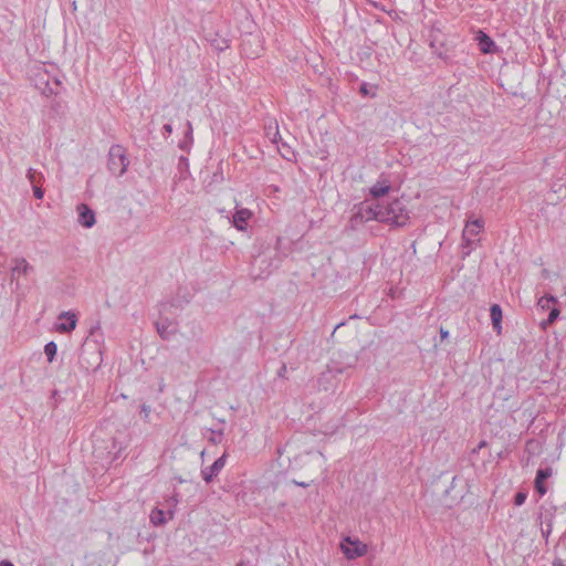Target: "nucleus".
Instances as JSON below:
<instances>
[{"label":"nucleus","mask_w":566,"mask_h":566,"mask_svg":"<svg viewBox=\"0 0 566 566\" xmlns=\"http://www.w3.org/2000/svg\"><path fill=\"white\" fill-rule=\"evenodd\" d=\"M104 333L97 324L90 329V334L82 344L78 361L86 371L97 370L103 363Z\"/></svg>","instance_id":"obj_1"},{"label":"nucleus","mask_w":566,"mask_h":566,"mask_svg":"<svg viewBox=\"0 0 566 566\" xmlns=\"http://www.w3.org/2000/svg\"><path fill=\"white\" fill-rule=\"evenodd\" d=\"M409 211L401 200L395 199L387 205L380 203V222L403 227L409 221Z\"/></svg>","instance_id":"obj_2"},{"label":"nucleus","mask_w":566,"mask_h":566,"mask_svg":"<svg viewBox=\"0 0 566 566\" xmlns=\"http://www.w3.org/2000/svg\"><path fill=\"white\" fill-rule=\"evenodd\" d=\"M128 165L126 149L118 144L111 146L107 155V167L111 174L120 177L126 172Z\"/></svg>","instance_id":"obj_3"},{"label":"nucleus","mask_w":566,"mask_h":566,"mask_svg":"<svg viewBox=\"0 0 566 566\" xmlns=\"http://www.w3.org/2000/svg\"><path fill=\"white\" fill-rule=\"evenodd\" d=\"M355 208L356 211L350 218L353 226L361 224L370 220L380 222V202L369 203L368 201H364Z\"/></svg>","instance_id":"obj_4"},{"label":"nucleus","mask_w":566,"mask_h":566,"mask_svg":"<svg viewBox=\"0 0 566 566\" xmlns=\"http://www.w3.org/2000/svg\"><path fill=\"white\" fill-rule=\"evenodd\" d=\"M340 548L346 558L355 559L364 556L367 553V545L359 539H352L349 536L345 537L340 543Z\"/></svg>","instance_id":"obj_5"},{"label":"nucleus","mask_w":566,"mask_h":566,"mask_svg":"<svg viewBox=\"0 0 566 566\" xmlns=\"http://www.w3.org/2000/svg\"><path fill=\"white\" fill-rule=\"evenodd\" d=\"M39 80L43 82V86L35 84V87L41 91V93L45 96L57 95L59 87L61 86V81L56 77L53 78V83H50V75L48 72H39Z\"/></svg>","instance_id":"obj_6"},{"label":"nucleus","mask_w":566,"mask_h":566,"mask_svg":"<svg viewBox=\"0 0 566 566\" xmlns=\"http://www.w3.org/2000/svg\"><path fill=\"white\" fill-rule=\"evenodd\" d=\"M227 453H223L220 458H218L211 465L206 467L201 470L202 479L210 483L213 479L221 472L227 462Z\"/></svg>","instance_id":"obj_7"},{"label":"nucleus","mask_w":566,"mask_h":566,"mask_svg":"<svg viewBox=\"0 0 566 566\" xmlns=\"http://www.w3.org/2000/svg\"><path fill=\"white\" fill-rule=\"evenodd\" d=\"M465 483L459 476H453L450 486L444 491L446 496L454 502H459L464 497Z\"/></svg>","instance_id":"obj_8"},{"label":"nucleus","mask_w":566,"mask_h":566,"mask_svg":"<svg viewBox=\"0 0 566 566\" xmlns=\"http://www.w3.org/2000/svg\"><path fill=\"white\" fill-rule=\"evenodd\" d=\"M78 223L84 228H92L95 222V212L86 205L80 203L77 206Z\"/></svg>","instance_id":"obj_9"},{"label":"nucleus","mask_w":566,"mask_h":566,"mask_svg":"<svg viewBox=\"0 0 566 566\" xmlns=\"http://www.w3.org/2000/svg\"><path fill=\"white\" fill-rule=\"evenodd\" d=\"M552 473H553V470L551 467L541 468L536 472L534 486H535L536 492H538V494L541 496L545 495L547 492L545 481L552 476Z\"/></svg>","instance_id":"obj_10"},{"label":"nucleus","mask_w":566,"mask_h":566,"mask_svg":"<svg viewBox=\"0 0 566 566\" xmlns=\"http://www.w3.org/2000/svg\"><path fill=\"white\" fill-rule=\"evenodd\" d=\"M156 329L159 336L167 340L177 333V323L163 318L156 323Z\"/></svg>","instance_id":"obj_11"},{"label":"nucleus","mask_w":566,"mask_h":566,"mask_svg":"<svg viewBox=\"0 0 566 566\" xmlns=\"http://www.w3.org/2000/svg\"><path fill=\"white\" fill-rule=\"evenodd\" d=\"M66 318V323H60L56 325V331L60 333H71L75 329L77 323V316L73 312H62L59 315V319Z\"/></svg>","instance_id":"obj_12"},{"label":"nucleus","mask_w":566,"mask_h":566,"mask_svg":"<svg viewBox=\"0 0 566 566\" xmlns=\"http://www.w3.org/2000/svg\"><path fill=\"white\" fill-rule=\"evenodd\" d=\"M252 212L247 208H241L235 211L232 217V224L239 230L244 231L248 227L249 220L252 218Z\"/></svg>","instance_id":"obj_13"},{"label":"nucleus","mask_w":566,"mask_h":566,"mask_svg":"<svg viewBox=\"0 0 566 566\" xmlns=\"http://www.w3.org/2000/svg\"><path fill=\"white\" fill-rule=\"evenodd\" d=\"M13 266L11 269V279L18 275H28L33 272L34 268L24 258H14L12 260Z\"/></svg>","instance_id":"obj_14"},{"label":"nucleus","mask_w":566,"mask_h":566,"mask_svg":"<svg viewBox=\"0 0 566 566\" xmlns=\"http://www.w3.org/2000/svg\"><path fill=\"white\" fill-rule=\"evenodd\" d=\"M476 40L479 49L482 53L490 54L497 51L495 42L483 31H479Z\"/></svg>","instance_id":"obj_15"},{"label":"nucleus","mask_w":566,"mask_h":566,"mask_svg":"<svg viewBox=\"0 0 566 566\" xmlns=\"http://www.w3.org/2000/svg\"><path fill=\"white\" fill-rule=\"evenodd\" d=\"M482 227H483V221L480 219H476V220L465 224V228L462 233V238L467 242L468 245L473 242L472 238H474L479 234Z\"/></svg>","instance_id":"obj_16"},{"label":"nucleus","mask_w":566,"mask_h":566,"mask_svg":"<svg viewBox=\"0 0 566 566\" xmlns=\"http://www.w3.org/2000/svg\"><path fill=\"white\" fill-rule=\"evenodd\" d=\"M490 316L492 321L493 329L496 332L497 335L502 332V308L499 304H492L490 307Z\"/></svg>","instance_id":"obj_17"},{"label":"nucleus","mask_w":566,"mask_h":566,"mask_svg":"<svg viewBox=\"0 0 566 566\" xmlns=\"http://www.w3.org/2000/svg\"><path fill=\"white\" fill-rule=\"evenodd\" d=\"M192 132H193V129H192L191 123L187 122V130L185 133V138H184V140L179 142V144H178V147L181 150L189 153L190 147L193 143Z\"/></svg>","instance_id":"obj_18"},{"label":"nucleus","mask_w":566,"mask_h":566,"mask_svg":"<svg viewBox=\"0 0 566 566\" xmlns=\"http://www.w3.org/2000/svg\"><path fill=\"white\" fill-rule=\"evenodd\" d=\"M209 41L211 46L218 52H222L230 46V41L224 36H220L218 33H216V35Z\"/></svg>","instance_id":"obj_19"},{"label":"nucleus","mask_w":566,"mask_h":566,"mask_svg":"<svg viewBox=\"0 0 566 566\" xmlns=\"http://www.w3.org/2000/svg\"><path fill=\"white\" fill-rule=\"evenodd\" d=\"M389 189H390V186L387 185L386 181L377 182L370 188L369 192L374 198L378 199V198L387 195L389 192Z\"/></svg>","instance_id":"obj_20"},{"label":"nucleus","mask_w":566,"mask_h":566,"mask_svg":"<svg viewBox=\"0 0 566 566\" xmlns=\"http://www.w3.org/2000/svg\"><path fill=\"white\" fill-rule=\"evenodd\" d=\"M149 517H150V522L155 526H160L166 523L165 512L163 510H159V509L153 510Z\"/></svg>","instance_id":"obj_21"},{"label":"nucleus","mask_w":566,"mask_h":566,"mask_svg":"<svg viewBox=\"0 0 566 566\" xmlns=\"http://www.w3.org/2000/svg\"><path fill=\"white\" fill-rule=\"evenodd\" d=\"M27 178L32 186L41 185L44 180V176L42 172H38L36 170L30 168L27 172Z\"/></svg>","instance_id":"obj_22"},{"label":"nucleus","mask_w":566,"mask_h":566,"mask_svg":"<svg viewBox=\"0 0 566 566\" xmlns=\"http://www.w3.org/2000/svg\"><path fill=\"white\" fill-rule=\"evenodd\" d=\"M557 303V298L553 295H545V296H542L538 302H537V306L543 310V311H546V310H551V304H556Z\"/></svg>","instance_id":"obj_23"},{"label":"nucleus","mask_w":566,"mask_h":566,"mask_svg":"<svg viewBox=\"0 0 566 566\" xmlns=\"http://www.w3.org/2000/svg\"><path fill=\"white\" fill-rule=\"evenodd\" d=\"M66 104L62 101H54L51 105V112L54 116H63L65 114Z\"/></svg>","instance_id":"obj_24"},{"label":"nucleus","mask_w":566,"mask_h":566,"mask_svg":"<svg viewBox=\"0 0 566 566\" xmlns=\"http://www.w3.org/2000/svg\"><path fill=\"white\" fill-rule=\"evenodd\" d=\"M56 352H57V346L54 342H49L48 344H45L44 354L46 355L48 360L50 363H52L54 360Z\"/></svg>","instance_id":"obj_25"},{"label":"nucleus","mask_w":566,"mask_h":566,"mask_svg":"<svg viewBox=\"0 0 566 566\" xmlns=\"http://www.w3.org/2000/svg\"><path fill=\"white\" fill-rule=\"evenodd\" d=\"M559 313L560 312L557 307H552L546 321L542 323L543 328H546L547 325H552L558 318Z\"/></svg>","instance_id":"obj_26"},{"label":"nucleus","mask_w":566,"mask_h":566,"mask_svg":"<svg viewBox=\"0 0 566 566\" xmlns=\"http://www.w3.org/2000/svg\"><path fill=\"white\" fill-rule=\"evenodd\" d=\"M486 448H488V442L485 440H482L475 448L472 449L471 454H470V460L472 461V464H475V461H476L474 459V457L479 455L480 452Z\"/></svg>","instance_id":"obj_27"},{"label":"nucleus","mask_w":566,"mask_h":566,"mask_svg":"<svg viewBox=\"0 0 566 566\" xmlns=\"http://www.w3.org/2000/svg\"><path fill=\"white\" fill-rule=\"evenodd\" d=\"M526 497H527L526 493L517 492L514 496V504L517 506L524 504L526 501Z\"/></svg>","instance_id":"obj_28"},{"label":"nucleus","mask_w":566,"mask_h":566,"mask_svg":"<svg viewBox=\"0 0 566 566\" xmlns=\"http://www.w3.org/2000/svg\"><path fill=\"white\" fill-rule=\"evenodd\" d=\"M359 93L363 95V96H371V97H375L376 96V93L375 92H369V88H368V84L367 83H361L360 87H359Z\"/></svg>","instance_id":"obj_29"},{"label":"nucleus","mask_w":566,"mask_h":566,"mask_svg":"<svg viewBox=\"0 0 566 566\" xmlns=\"http://www.w3.org/2000/svg\"><path fill=\"white\" fill-rule=\"evenodd\" d=\"M33 195L36 199H42L44 196V190L41 188V185L32 186Z\"/></svg>","instance_id":"obj_30"},{"label":"nucleus","mask_w":566,"mask_h":566,"mask_svg":"<svg viewBox=\"0 0 566 566\" xmlns=\"http://www.w3.org/2000/svg\"><path fill=\"white\" fill-rule=\"evenodd\" d=\"M563 189H565L566 192V184L564 182H554L551 188V190L555 193L562 192Z\"/></svg>","instance_id":"obj_31"},{"label":"nucleus","mask_w":566,"mask_h":566,"mask_svg":"<svg viewBox=\"0 0 566 566\" xmlns=\"http://www.w3.org/2000/svg\"><path fill=\"white\" fill-rule=\"evenodd\" d=\"M168 123H166L163 127L165 135H170L172 133L171 117L167 118Z\"/></svg>","instance_id":"obj_32"},{"label":"nucleus","mask_w":566,"mask_h":566,"mask_svg":"<svg viewBox=\"0 0 566 566\" xmlns=\"http://www.w3.org/2000/svg\"><path fill=\"white\" fill-rule=\"evenodd\" d=\"M367 2H368L371 7H374L375 9H377V10L386 11V10H385V8H384V6H382L381 3H379V2H376V1H373V0H367Z\"/></svg>","instance_id":"obj_33"},{"label":"nucleus","mask_w":566,"mask_h":566,"mask_svg":"<svg viewBox=\"0 0 566 566\" xmlns=\"http://www.w3.org/2000/svg\"><path fill=\"white\" fill-rule=\"evenodd\" d=\"M285 374H286V365L285 364H282L281 368L279 369L277 371V376L280 378H284L285 377Z\"/></svg>","instance_id":"obj_34"},{"label":"nucleus","mask_w":566,"mask_h":566,"mask_svg":"<svg viewBox=\"0 0 566 566\" xmlns=\"http://www.w3.org/2000/svg\"><path fill=\"white\" fill-rule=\"evenodd\" d=\"M140 412L144 413L145 418H147L149 416L150 408L148 406H146V405H143Z\"/></svg>","instance_id":"obj_35"},{"label":"nucleus","mask_w":566,"mask_h":566,"mask_svg":"<svg viewBox=\"0 0 566 566\" xmlns=\"http://www.w3.org/2000/svg\"><path fill=\"white\" fill-rule=\"evenodd\" d=\"M221 437H222V431H219V432H218V438H217V437H213V438H211V441H212L213 443H219V442L221 441Z\"/></svg>","instance_id":"obj_36"},{"label":"nucleus","mask_w":566,"mask_h":566,"mask_svg":"<svg viewBox=\"0 0 566 566\" xmlns=\"http://www.w3.org/2000/svg\"><path fill=\"white\" fill-rule=\"evenodd\" d=\"M440 336H441L442 339H446L449 336V332L441 327L440 328Z\"/></svg>","instance_id":"obj_37"},{"label":"nucleus","mask_w":566,"mask_h":566,"mask_svg":"<svg viewBox=\"0 0 566 566\" xmlns=\"http://www.w3.org/2000/svg\"><path fill=\"white\" fill-rule=\"evenodd\" d=\"M0 566H14V565L10 560L3 559L0 562Z\"/></svg>","instance_id":"obj_38"},{"label":"nucleus","mask_w":566,"mask_h":566,"mask_svg":"<svg viewBox=\"0 0 566 566\" xmlns=\"http://www.w3.org/2000/svg\"><path fill=\"white\" fill-rule=\"evenodd\" d=\"M277 137H279V130H277V125H275V133L273 135L272 142L277 143Z\"/></svg>","instance_id":"obj_39"},{"label":"nucleus","mask_w":566,"mask_h":566,"mask_svg":"<svg viewBox=\"0 0 566 566\" xmlns=\"http://www.w3.org/2000/svg\"><path fill=\"white\" fill-rule=\"evenodd\" d=\"M553 566H565V565H564V563H563V560H562V559L557 558V559H555V560L553 562Z\"/></svg>","instance_id":"obj_40"},{"label":"nucleus","mask_w":566,"mask_h":566,"mask_svg":"<svg viewBox=\"0 0 566 566\" xmlns=\"http://www.w3.org/2000/svg\"><path fill=\"white\" fill-rule=\"evenodd\" d=\"M179 164H180V165H181V164H184V165H188V159H187V157L181 156V157L179 158Z\"/></svg>","instance_id":"obj_41"},{"label":"nucleus","mask_w":566,"mask_h":566,"mask_svg":"<svg viewBox=\"0 0 566 566\" xmlns=\"http://www.w3.org/2000/svg\"><path fill=\"white\" fill-rule=\"evenodd\" d=\"M294 483L298 486H302V488H307L310 484L308 483H305V482H296L294 481Z\"/></svg>","instance_id":"obj_42"},{"label":"nucleus","mask_w":566,"mask_h":566,"mask_svg":"<svg viewBox=\"0 0 566 566\" xmlns=\"http://www.w3.org/2000/svg\"><path fill=\"white\" fill-rule=\"evenodd\" d=\"M35 84L43 86V82H40V80H39V73L35 75Z\"/></svg>","instance_id":"obj_43"},{"label":"nucleus","mask_w":566,"mask_h":566,"mask_svg":"<svg viewBox=\"0 0 566 566\" xmlns=\"http://www.w3.org/2000/svg\"><path fill=\"white\" fill-rule=\"evenodd\" d=\"M178 482H179V483H184V482H185V480H182L181 478H178Z\"/></svg>","instance_id":"obj_44"},{"label":"nucleus","mask_w":566,"mask_h":566,"mask_svg":"<svg viewBox=\"0 0 566 566\" xmlns=\"http://www.w3.org/2000/svg\"><path fill=\"white\" fill-rule=\"evenodd\" d=\"M237 566H245L244 562H240Z\"/></svg>","instance_id":"obj_45"}]
</instances>
